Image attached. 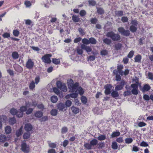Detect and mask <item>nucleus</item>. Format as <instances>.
Listing matches in <instances>:
<instances>
[{
    "instance_id": "1",
    "label": "nucleus",
    "mask_w": 153,
    "mask_h": 153,
    "mask_svg": "<svg viewBox=\"0 0 153 153\" xmlns=\"http://www.w3.org/2000/svg\"><path fill=\"white\" fill-rule=\"evenodd\" d=\"M68 87L70 91L73 92L74 91H77L80 95H82L84 93L83 89L80 86H79L78 82L74 84L73 81L71 79H69L67 80Z\"/></svg>"
},
{
    "instance_id": "2",
    "label": "nucleus",
    "mask_w": 153,
    "mask_h": 153,
    "mask_svg": "<svg viewBox=\"0 0 153 153\" xmlns=\"http://www.w3.org/2000/svg\"><path fill=\"white\" fill-rule=\"evenodd\" d=\"M106 36L110 38L113 41H118L120 40V36L118 33H115L112 31H110L107 33Z\"/></svg>"
},
{
    "instance_id": "3",
    "label": "nucleus",
    "mask_w": 153,
    "mask_h": 153,
    "mask_svg": "<svg viewBox=\"0 0 153 153\" xmlns=\"http://www.w3.org/2000/svg\"><path fill=\"white\" fill-rule=\"evenodd\" d=\"M52 56L51 54H47L42 56L41 59L43 62L45 63L50 64L51 62L50 58Z\"/></svg>"
},
{
    "instance_id": "4",
    "label": "nucleus",
    "mask_w": 153,
    "mask_h": 153,
    "mask_svg": "<svg viewBox=\"0 0 153 153\" xmlns=\"http://www.w3.org/2000/svg\"><path fill=\"white\" fill-rule=\"evenodd\" d=\"M118 31L122 35L126 36H128L130 34V31L128 30H125L123 27H120L118 28Z\"/></svg>"
},
{
    "instance_id": "5",
    "label": "nucleus",
    "mask_w": 153,
    "mask_h": 153,
    "mask_svg": "<svg viewBox=\"0 0 153 153\" xmlns=\"http://www.w3.org/2000/svg\"><path fill=\"white\" fill-rule=\"evenodd\" d=\"M136 84H133L131 85V87L132 88L131 91V93L134 95H137L138 93V82H136Z\"/></svg>"
},
{
    "instance_id": "6",
    "label": "nucleus",
    "mask_w": 153,
    "mask_h": 153,
    "mask_svg": "<svg viewBox=\"0 0 153 153\" xmlns=\"http://www.w3.org/2000/svg\"><path fill=\"white\" fill-rule=\"evenodd\" d=\"M21 150L24 153H28L30 151L29 146L25 143H22L21 144Z\"/></svg>"
},
{
    "instance_id": "7",
    "label": "nucleus",
    "mask_w": 153,
    "mask_h": 153,
    "mask_svg": "<svg viewBox=\"0 0 153 153\" xmlns=\"http://www.w3.org/2000/svg\"><path fill=\"white\" fill-rule=\"evenodd\" d=\"M34 66V63L32 59H28L26 63V67L28 69H31Z\"/></svg>"
},
{
    "instance_id": "8",
    "label": "nucleus",
    "mask_w": 153,
    "mask_h": 153,
    "mask_svg": "<svg viewBox=\"0 0 153 153\" xmlns=\"http://www.w3.org/2000/svg\"><path fill=\"white\" fill-rule=\"evenodd\" d=\"M126 84V82L124 80H122L120 83L116 86L115 87V90L119 91L123 89L124 85Z\"/></svg>"
},
{
    "instance_id": "9",
    "label": "nucleus",
    "mask_w": 153,
    "mask_h": 153,
    "mask_svg": "<svg viewBox=\"0 0 153 153\" xmlns=\"http://www.w3.org/2000/svg\"><path fill=\"white\" fill-rule=\"evenodd\" d=\"M112 86L110 84H107L105 86L104 88L105 89V93L106 95H108L111 93V90Z\"/></svg>"
},
{
    "instance_id": "10",
    "label": "nucleus",
    "mask_w": 153,
    "mask_h": 153,
    "mask_svg": "<svg viewBox=\"0 0 153 153\" xmlns=\"http://www.w3.org/2000/svg\"><path fill=\"white\" fill-rule=\"evenodd\" d=\"M57 107L59 111H65L67 109L66 107L65 104L63 103H60L57 104Z\"/></svg>"
},
{
    "instance_id": "11",
    "label": "nucleus",
    "mask_w": 153,
    "mask_h": 153,
    "mask_svg": "<svg viewBox=\"0 0 153 153\" xmlns=\"http://www.w3.org/2000/svg\"><path fill=\"white\" fill-rule=\"evenodd\" d=\"M81 47L82 49L85 50L88 53L91 52L92 50L90 46L84 44L82 45Z\"/></svg>"
},
{
    "instance_id": "12",
    "label": "nucleus",
    "mask_w": 153,
    "mask_h": 153,
    "mask_svg": "<svg viewBox=\"0 0 153 153\" xmlns=\"http://www.w3.org/2000/svg\"><path fill=\"white\" fill-rule=\"evenodd\" d=\"M75 92V93H73L67 95L65 96V98L66 99H69L70 97H71L72 98H76L78 96V94H79L77 92V91L76 92L75 91H74L73 92Z\"/></svg>"
},
{
    "instance_id": "13",
    "label": "nucleus",
    "mask_w": 153,
    "mask_h": 153,
    "mask_svg": "<svg viewBox=\"0 0 153 153\" xmlns=\"http://www.w3.org/2000/svg\"><path fill=\"white\" fill-rule=\"evenodd\" d=\"M13 67L15 71L21 73L23 71L22 68L18 64H15L13 65Z\"/></svg>"
},
{
    "instance_id": "14",
    "label": "nucleus",
    "mask_w": 153,
    "mask_h": 153,
    "mask_svg": "<svg viewBox=\"0 0 153 153\" xmlns=\"http://www.w3.org/2000/svg\"><path fill=\"white\" fill-rule=\"evenodd\" d=\"M150 89V86L148 84H146L143 86V88L141 89V91L143 92H145L148 91Z\"/></svg>"
},
{
    "instance_id": "15",
    "label": "nucleus",
    "mask_w": 153,
    "mask_h": 153,
    "mask_svg": "<svg viewBox=\"0 0 153 153\" xmlns=\"http://www.w3.org/2000/svg\"><path fill=\"white\" fill-rule=\"evenodd\" d=\"M123 68V66L122 65H118L117 66V69L118 71V73L120 74L121 76L123 75V71L122 70Z\"/></svg>"
},
{
    "instance_id": "16",
    "label": "nucleus",
    "mask_w": 153,
    "mask_h": 153,
    "mask_svg": "<svg viewBox=\"0 0 153 153\" xmlns=\"http://www.w3.org/2000/svg\"><path fill=\"white\" fill-rule=\"evenodd\" d=\"M32 128V126L29 123L26 124L25 127V131H31Z\"/></svg>"
},
{
    "instance_id": "17",
    "label": "nucleus",
    "mask_w": 153,
    "mask_h": 153,
    "mask_svg": "<svg viewBox=\"0 0 153 153\" xmlns=\"http://www.w3.org/2000/svg\"><path fill=\"white\" fill-rule=\"evenodd\" d=\"M116 90H113L111 93V96L114 98H117L119 97V95L118 92Z\"/></svg>"
},
{
    "instance_id": "18",
    "label": "nucleus",
    "mask_w": 153,
    "mask_h": 153,
    "mask_svg": "<svg viewBox=\"0 0 153 153\" xmlns=\"http://www.w3.org/2000/svg\"><path fill=\"white\" fill-rule=\"evenodd\" d=\"M71 109L72 112L75 114L78 113L79 111V108L74 106H72L71 107Z\"/></svg>"
},
{
    "instance_id": "19",
    "label": "nucleus",
    "mask_w": 153,
    "mask_h": 153,
    "mask_svg": "<svg viewBox=\"0 0 153 153\" xmlns=\"http://www.w3.org/2000/svg\"><path fill=\"white\" fill-rule=\"evenodd\" d=\"M141 56L140 54H138L134 57V62H141Z\"/></svg>"
},
{
    "instance_id": "20",
    "label": "nucleus",
    "mask_w": 153,
    "mask_h": 153,
    "mask_svg": "<svg viewBox=\"0 0 153 153\" xmlns=\"http://www.w3.org/2000/svg\"><path fill=\"white\" fill-rule=\"evenodd\" d=\"M129 30L132 33H134L137 30V26H136L135 25H131L130 27Z\"/></svg>"
},
{
    "instance_id": "21",
    "label": "nucleus",
    "mask_w": 153,
    "mask_h": 153,
    "mask_svg": "<svg viewBox=\"0 0 153 153\" xmlns=\"http://www.w3.org/2000/svg\"><path fill=\"white\" fill-rule=\"evenodd\" d=\"M34 115L36 117L40 118L43 116V113L42 111H37L35 113Z\"/></svg>"
},
{
    "instance_id": "22",
    "label": "nucleus",
    "mask_w": 153,
    "mask_h": 153,
    "mask_svg": "<svg viewBox=\"0 0 153 153\" xmlns=\"http://www.w3.org/2000/svg\"><path fill=\"white\" fill-rule=\"evenodd\" d=\"M58 113V110L56 109H52L50 111L51 115L53 116H56Z\"/></svg>"
},
{
    "instance_id": "23",
    "label": "nucleus",
    "mask_w": 153,
    "mask_h": 153,
    "mask_svg": "<svg viewBox=\"0 0 153 153\" xmlns=\"http://www.w3.org/2000/svg\"><path fill=\"white\" fill-rule=\"evenodd\" d=\"M12 56L13 59H16L18 58L19 55L17 52L14 51L13 52L12 54Z\"/></svg>"
},
{
    "instance_id": "24",
    "label": "nucleus",
    "mask_w": 153,
    "mask_h": 153,
    "mask_svg": "<svg viewBox=\"0 0 153 153\" xmlns=\"http://www.w3.org/2000/svg\"><path fill=\"white\" fill-rule=\"evenodd\" d=\"M120 134V132L119 131L113 132L111 134V136L112 138L114 137L119 136Z\"/></svg>"
},
{
    "instance_id": "25",
    "label": "nucleus",
    "mask_w": 153,
    "mask_h": 153,
    "mask_svg": "<svg viewBox=\"0 0 153 153\" xmlns=\"http://www.w3.org/2000/svg\"><path fill=\"white\" fill-rule=\"evenodd\" d=\"M84 146L85 148L88 150L91 149L92 148V146L90 143H85Z\"/></svg>"
},
{
    "instance_id": "26",
    "label": "nucleus",
    "mask_w": 153,
    "mask_h": 153,
    "mask_svg": "<svg viewBox=\"0 0 153 153\" xmlns=\"http://www.w3.org/2000/svg\"><path fill=\"white\" fill-rule=\"evenodd\" d=\"M103 41L104 43L107 45H110L111 42V39H108L107 38L103 39Z\"/></svg>"
},
{
    "instance_id": "27",
    "label": "nucleus",
    "mask_w": 153,
    "mask_h": 153,
    "mask_svg": "<svg viewBox=\"0 0 153 153\" xmlns=\"http://www.w3.org/2000/svg\"><path fill=\"white\" fill-rule=\"evenodd\" d=\"M22 128L23 126H21L20 128L16 131V134L17 137H19L21 135L22 132Z\"/></svg>"
},
{
    "instance_id": "28",
    "label": "nucleus",
    "mask_w": 153,
    "mask_h": 153,
    "mask_svg": "<svg viewBox=\"0 0 153 153\" xmlns=\"http://www.w3.org/2000/svg\"><path fill=\"white\" fill-rule=\"evenodd\" d=\"M72 19L74 22H78L79 21V19L78 16L73 15L72 16Z\"/></svg>"
},
{
    "instance_id": "29",
    "label": "nucleus",
    "mask_w": 153,
    "mask_h": 153,
    "mask_svg": "<svg viewBox=\"0 0 153 153\" xmlns=\"http://www.w3.org/2000/svg\"><path fill=\"white\" fill-rule=\"evenodd\" d=\"M97 140L95 139H93L90 142V143L92 147L93 146H96L97 144Z\"/></svg>"
},
{
    "instance_id": "30",
    "label": "nucleus",
    "mask_w": 153,
    "mask_h": 153,
    "mask_svg": "<svg viewBox=\"0 0 153 153\" xmlns=\"http://www.w3.org/2000/svg\"><path fill=\"white\" fill-rule=\"evenodd\" d=\"M49 146L51 148H55L56 147V143H51L50 141H48Z\"/></svg>"
},
{
    "instance_id": "31",
    "label": "nucleus",
    "mask_w": 153,
    "mask_h": 153,
    "mask_svg": "<svg viewBox=\"0 0 153 153\" xmlns=\"http://www.w3.org/2000/svg\"><path fill=\"white\" fill-rule=\"evenodd\" d=\"M5 131L6 134H9L11 133L12 129L10 126H7L5 128Z\"/></svg>"
},
{
    "instance_id": "32",
    "label": "nucleus",
    "mask_w": 153,
    "mask_h": 153,
    "mask_svg": "<svg viewBox=\"0 0 153 153\" xmlns=\"http://www.w3.org/2000/svg\"><path fill=\"white\" fill-rule=\"evenodd\" d=\"M122 47V45L120 43H117L114 45V48L116 50H120Z\"/></svg>"
},
{
    "instance_id": "33",
    "label": "nucleus",
    "mask_w": 153,
    "mask_h": 153,
    "mask_svg": "<svg viewBox=\"0 0 153 153\" xmlns=\"http://www.w3.org/2000/svg\"><path fill=\"white\" fill-rule=\"evenodd\" d=\"M97 12L99 14H102L104 13V11L102 8L101 7H97Z\"/></svg>"
},
{
    "instance_id": "34",
    "label": "nucleus",
    "mask_w": 153,
    "mask_h": 153,
    "mask_svg": "<svg viewBox=\"0 0 153 153\" xmlns=\"http://www.w3.org/2000/svg\"><path fill=\"white\" fill-rule=\"evenodd\" d=\"M51 101L54 103L56 102L58 100V98L56 96H53L51 97Z\"/></svg>"
},
{
    "instance_id": "35",
    "label": "nucleus",
    "mask_w": 153,
    "mask_h": 153,
    "mask_svg": "<svg viewBox=\"0 0 153 153\" xmlns=\"http://www.w3.org/2000/svg\"><path fill=\"white\" fill-rule=\"evenodd\" d=\"M7 119L6 117L4 115H2L0 116V120L1 121H2V122L5 123L7 120Z\"/></svg>"
},
{
    "instance_id": "36",
    "label": "nucleus",
    "mask_w": 153,
    "mask_h": 153,
    "mask_svg": "<svg viewBox=\"0 0 153 153\" xmlns=\"http://www.w3.org/2000/svg\"><path fill=\"white\" fill-rule=\"evenodd\" d=\"M52 62L55 65H58L60 63V60L59 59L53 58L52 59Z\"/></svg>"
},
{
    "instance_id": "37",
    "label": "nucleus",
    "mask_w": 153,
    "mask_h": 153,
    "mask_svg": "<svg viewBox=\"0 0 153 153\" xmlns=\"http://www.w3.org/2000/svg\"><path fill=\"white\" fill-rule=\"evenodd\" d=\"M30 135V134L29 132H25L24 133L23 135V138L25 139H27L29 138Z\"/></svg>"
},
{
    "instance_id": "38",
    "label": "nucleus",
    "mask_w": 153,
    "mask_h": 153,
    "mask_svg": "<svg viewBox=\"0 0 153 153\" xmlns=\"http://www.w3.org/2000/svg\"><path fill=\"white\" fill-rule=\"evenodd\" d=\"M89 39L90 44L91 43L92 44H96L97 41L94 38L91 37Z\"/></svg>"
},
{
    "instance_id": "39",
    "label": "nucleus",
    "mask_w": 153,
    "mask_h": 153,
    "mask_svg": "<svg viewBox=\"0 0 153 153\" xmlns=\"http://www.w3.org/2000/svg\"><path fill=\"white\" fill-rule=\"evenodd\" d=\"M112 148L114 150H116L118 148V145L117 143L115 142H112L111 144Z\"/></svg>"
},
{
    "instance_id": "40",
    "label": "nucleus",
    "mask_w": 153,
    "mask_h": 153,
    "mask_svg": "<svg viewBox=\"0 0 153 153\" xmlns=\"http://www.w3.org/2000/svg\"><path fill=\"white\" fill-rule=\"evenodd\" d=\"M97 138L99 140H103L106 139V136L105 135H100L97 137Z\"/></svg>"
},
{
    "instance_id": "41",
    "label": "nucleus",
    "mask_w": 153,
    "mask_h": 153,
    "mask_svg": "<svg viewBox=\"0 0 153 153\" xmlns=\"http://www.w3.org/2000/svg\"><path fill=\"white\" fill-rule=\"evenodd\" d=\"M16 120L15 118H10L9 120V122L10 124L13 125L16 123Z\"/></svg>"
},
{
    "instance_id": "42",
    "label": "nucleus",
    "mask_w": 153,
    "mask_h": 153,
    "mask_svg": "<svg viewBox=\"0 0 153 153\" xmlns=\"http://www.w3.org/2000/svg\"><path fill=\"white\" fill-rule=\"evenodd\" d=\"M61 90L62 91L66 92L67 91V88L65 84L63 83V85L60 88Z\"/></svg>"
},
{
    "instance_id": "43",
    "label": "nucleus",
    "mask_w": 153,
    "mask_h": 153,
    "mask_svg": "<svg viewBox=\"0 0 153 153\" xmlns=\"http://www.w3.org/2000/svg\"><path fill=\"white\" fill-rule=\"evenodd\" d=\"M16 115L17 117H22L23 115V112L19 110L18 111H17Z\"/></svg>"
},
{
    "instance_id": "44",
    "label": "nucleus",
    "mask_w": 153,
    "mask_h": 153,
    "mask_svg": "<svg viewBox=\"0 0 153 153\" xmlns=\"http://www.w3.org/2000/svg\"><path fill=\"white\" fill-rule=\"evenodd\" d=\"M83 44L88 45L90 44L89 39L88 40L86 38H84L82 40Z\"/></svg>"
},
{
    "instance_id": "45",
    "label": "nucleus",
    "mask_w": 153,
    "mask_h": 153,
    "mask_svg": "<svg viewBox=\"0 0 153 153\" xmlns=\"http://www.w3.org/2000/svg\"><path fill=\"white\" fill-rule=\"evenodd\" d=\"M133 139L131 138H127L125 139V141L126 143L130 144L133 142Z\"/></svg>"
},
{
    "instance_id": "46",
    "label": "nucleus",
    "mask_w": 153,
    "mask_h": 153,
    "mask_svg": "<svg viewBox=\"0 0 153 153\" xmlns=\"http://www.w3.org/2000/svg\"><path fill=\"white\" fill-rule=\"evenodd\" d=\"M6 136L3 135H0V142H4L6 140Z\"/></svg>"
},
{
    "instance_id": "47",
    "label": "nucleus",
    "mask_w": 153,
    "mask_h": 153,
    "mask_svg": "<svg viewBox=\"0 0 153 153\" xmlns=\"http://www.w3.org/2000/svg\"><path fill=\"white\" fill-rule=\"evenodd\" d=\"M108 52L106 50H102L100 52V54L102 56H105L108 54Z\"/></svg>"
},
{
    "instance_id": "48",
    "label": "nucleus",
    "mask_w": 153,
    "mask_h": 153,
    "mask_svg": "<svg viewBox=\"0 0 153 153\" xmlns=\"http://www.w3.org/2000/svg\"><path fill=\"white\" fill-rule=\"evenodd\" d=\"M81 100L82 103L85 104L87 102V100L86 97L82 96L81 97Z\"/></svg>"
},
{
    "instance_id": "49",
    "label": "nucleus",
    "mask_w": 153,
    "mask_h": 153,
    "mask_svg": "<svg viewBox=\"0 0 153 153\" xmlns=\"http://www.w3.org/2000/svg\"><path fill=\"white\" fill-rule=\"evenodd\" d=\"M35 87V83L33 81H32L29 85V88L31 90H33Z\"/></svg>"
},
{
    "instance_id": "50",
    "label": "nucleus",
    "mask_w": 153,
    "mask_h": 153,
    "mask_svg": "<svg viewBox=\"0 0 153 153\" xmlns=\"http://www.w3.org/2000/svg\"><path fill=\"white\" fill-rule=\"evenodd\" d=\"M88 3L90 5L94 6L96 4V2L93 0H88Z\"/></svg>"
},
{
    "instance_id": "51",
    "label": "nucleus",
    "mask_w": 153,
    "mask_h": 153,
    "mask_svg": "<svg viewBox=\"0 0 153 153\" xmlns=\"http://www.w3.org/2000/svg\"><path fill=\"white\" fill-rule=\"evenodd\" d=\"M13 34L15 36L18 37L19 34V32L17 30H14L13 31Z\"/></svg>"
},
{
    "instance_id": "52",
    "label": "nucleus",
    "mask_w": 153,
    "mask_h": 153,
    "mask_svg": "<svg viewBox=\"0 0 153 153\" xmlns=\"http://www.w3.org/2000/svg\"><path fill=\"white\" fill-rule=\"evenodd\" d=\"M79 14L81 16L83 17L86 15V12L85 10H82L80 11Z\"/></svg>"
},
{
    "instance_id": "53",
    "label": "nucleus",
    "mask_w": 153,
    "mask_h": 153,
    "mask_svg": "<svg viewBox=\"0 0 153 153\" xmlns=\"http://www.w3.org/2000/svg\"><path fill=\"white\" fill-rule=\"evenodd\" d=\"M27 105H26V106H23L21 107L20 108V110H19L23 112L26 111L27 109Z\"/></svg>"
},
{
    "instance_id": "54",
    "label": "nucleus",
    "mask_w": 153,
    "mask_h": 153,
    "mask_svg": "<svg viewBox=\"0 0 153 153\" xmlns=\"http://www.w3.org/2000/svg\"><path fill=\"white\" fill-rule=\"evenodd\" d=\"M17 110L14 108H12L10 111V112L11 114L13 115H15L16 114Z\"/></svg>"
},
{
    "instance_id": "55",
    "label": "nucleus",
    "mask_w": 153,
    "mask_h": 153,
    "mask_svg": "<svg viewBox=\"0 0 153 153\" xmlns=\"http://www.w3.org/2000/svg\"><path fill=\"white\" fill-rule=\"evenodd\" d=\"M134 51H131L128 55V57L130 58H131L133 56L134 54Z\"/></svg>"
},
{
    "instance_id": "56",
    "label": "nucleus",
    "mask_w": 153,
    "mask_h": 153,
    "mask_svg": "<svg viewBox=\"0 0 153 153\" xmlns=\"http://www.w3.org/2000/svg\"><path fill=\"white\" fill-rule=\"evenodd\" d=\"M68 130V128L66 127H62L61 129V133L62 134L66 133Z\"/></svg>"
},
{
    "instance_id": "57",
    "label": "nucleus",
    "mask_w": 153,
    "mask_h": 153,
    "mask_svg": "<svg viewBox=\"0 0 153 153\" xmlns=\"http://www.w3.org/2000/svg\"><path fill=\"white\" fill-rule=\"evenodd\" d=\"M72 104V102L70 100H67L66 101L65 103V105L66 107H70V106Z\"/></svg>"
},
{
    "instance_id": "58",
    "label": "nucleus",
    "mask_w": 153,
    "mask_h": 153,
    "mask_svg": "<svg viewBox=\"0 0 153 153\" xmlns=\"http://www.w3.org/2000/svg\"><path fill=\"white\" fill-rule=\"evenodd\" d=\"M25 4L26 6V7H30L31 5V2L29 1H25L24 3Z\"/></svg>"
},
{
    "instance_id": "59",
    "label": "nucleus",
    "mask_w": 153,
    "mask_h": 153,
    "mask_svg": "<svg viewBox=\"0 0 153 153\" xmlns=\"http://www.w3.org/2000/svg\"><path fill=\"white\" fill-rule=\"evenodd\" d=\"M146 124L144 122H140L138 123V126L139 127H143L145 126Z\"/></svg>"
},
{
    "instance_id": "60",
    "label": "nucleus",
    "mask_w": 153,
    "mask_h": 153,
    "mask_svg": "<svg viewBox=\"0 0 153 153\" xmlns=\"http://www.w3.org/2000/svg\"><path fill=\"white\" fill-rule=\"evenodd\" d=\"M116 141L119 143H120L123 142V140L122 137H120L117 138L116 139Z\"/></svg>"
},
{
    "instance_id": "61",
    "label": "nucleus",
    "mask_w": 153,
    "mask_h": 153,
    "mask_svg": "<svg viewBox=\"0 0 153 153\" xmlns=\"http://www.w3.org/2000/svg\"><path fill=\"white\" fill-rule=\"evenodd\" d=\"M121 20L124 23L126 22H128V19L126 16H123L122 17Z\"/></svg>"
},
{
    "instance_id": "62",
    "label": "nucleus",
    "mask_w": 153,
    "mask_h": 153,
    "mask_svg": "<svg viewBox=\"0 0 153 153\" xmlns=\"http://www.w3.org/2000/svg\"><path fill=\"white\" fill-rule=\"evenodd\" d=\"M131 25H135L136 26H137L138 22L136 20H132L131 21Z\"/></svg>"
},
{
    "instance_id": "63",
    "label": "nucleus",
    "mask_w": 153,
    "mask_h": 153,
    "mask_svg": "<svg viewBox=\"0 0 153 153\" xmlns=\"http://www.w3.org/2000/svg\"><path fill=\"white\" fill-rule=\"evenodd\" d=\"M63 85V84H62L60 81H57V82L56 85L58 88L60 89Z\"/></svg>"
},
{
    "instance_id": "64",
    "label": "nucleus",
    "mask_w": 153,
    "mask_h": 153,
    "mask_svg": "<svg viewBox=\"0 0 153 153\" xmlns=\"http://www.w3.org/2000/svg\"><path fill=\"white\" fill-rule=\"evenodd\" d=\"M140 146H141L146 147L149 146L148 144L146 142L143 141L140 144Z\"/></svg>"
}]
</instances>
